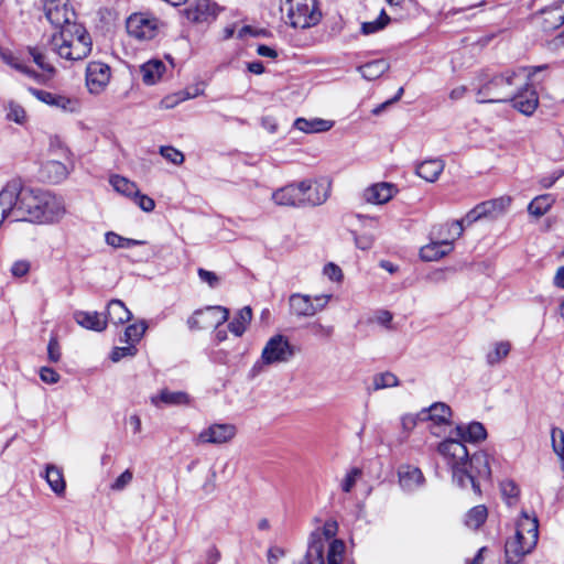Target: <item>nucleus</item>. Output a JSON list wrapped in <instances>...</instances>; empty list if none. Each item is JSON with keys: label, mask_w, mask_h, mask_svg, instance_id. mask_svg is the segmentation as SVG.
Instances as JSON below:
<instances>
[{"label": "nucleus", "mask_w": 564, "mask_h": 564, "mask_svg": "<svg viewBox=\"0 0 564 564\" xmlns=\"http://www.w3.org/2000/svg\"><path fill=\"white\" fill-rule=\"evenodd\" d=\"M0 192H8L11 196L9 210L13 221L54 224L66 213L61 197L42 189L25 187L20 178L7 182Z\"/></svg>", "instance_id": "nucleus-1"}, {"label": "nucleus", "mask_w": 564, "mask_h": 564, "mask_svg": "<svg viewBox=\"0 0 564 564\" xmlns=\"http://www.w3.org/2000/svg\"><path fill=\"white\" fill-rule=\"evenodd\" d=\"M438 452L451 468L453 480L462 488L470 485L478 494L480 489L476 478H488L491 474L488 455L478 452L470 456L464 443L454 438L442 442Z\"/></svg>", "instance_id": "nucleus-2"}, {"label": "nucleus", "mask_w": 564, "mask_h": 564, "mask_svg": "<svg viewBox=\"0 0 564 564\" xmlns=\"http://www.w3.org/2000/svg\"><path fill=\"white\" fill-rule=\"evenodd\" d=\"M545 69H547V65L545 64L539 66H520L495 75L478 87L477 102H509L514 91H518V88L522 86V82L528 84V80H532L538 72Z\"/></svg>", "instance_id": "nucleus-3"}, {"label": "nucleus", "mask_w": 564, "mask_h": 564, "mask_svg": "<svg viewBox=\"0 0 564 564\" xmlns=\"http://www.w3.org/2000/svg\"><path fill=\"white\" fill-rule=\"evenodd\" d=\"M50 47L61 58L74 62L90 54L93 41L84 25L75 23L54 33L50 40Z\"/></svg>", "instance_id": "nucleus-4"}, {"label": "nucleus", "mask_w": 564, "mask_h": 564, "mask_svg": "<svg viewBox=\"0 0 564 564\" xmlns=\"http://www.w3.org/2000/svg\"><path fill=\"white\" fill-rule=\"evenodd\" d=\"M539 540V522L535 516L522 512L516 524V533L505 544V564H521Z\"/></svg>", "instance_id": "nucleus-5"}, {"label": "nucleus", "mask_w": 564, "mask_h": 564, "mask_svg": "<svg viewBox=\"0 0 564 564\" xmlns=\"http://www.w3.org/2000/svg\"><path fill=\"white\" fill-rule=\"evenodd\" d=\"M285 4L288 22L292 28L310 29L322 19L316 0H285Z\"/></svg>", "instance_id": "nucleus-6"}, {"label": "nucleus", "mask_w": 564, "mask_h": 564, "mask_svg": "<svg viewBox=\"0 0 564 564\" xmlns=\"http://www.w3.org/2000/svg\"><path fill=\"white\" fill-rule=\"evenodd\" d=\"M295 354V348L282 335L271 337L262 349L261 358L251 368V376L261 372L264 365L286 362Z\"/></svg>", "instance_id": "nucleus-7"}, {"label": "nucleus", "mask_w": 564, "mask_h": 564, "mask_svg": "<svg viewBox=\"0 0 564 564\" xmlns=\"http://www.w3.org/2000/svg\"><path fill=\"white\" fill-rule=\"evenodd\" d=\"M163 28L164 22L150 12L132 13L126 21L128 34L141 42L155 39Z\"/></svg>", "instance_id": "nucleus-8"}, {"label": "nucleus", "mask_w": 564, "mask_h": 564, "mask_svg": "<svg viewBox=\"0 0 564 564\" xmlns=\"http://www.w3.org/2000/svg\"><path fill=\"white\" fill-rule=\"evenodd\" d=\"M338 524L335 520L324 523L322 530H315L310 536L308 547L303 561L300 564H326V542L337 533Z\"/></svg>", "instance_id": "nucleus-9"}, {"label": "nucleus", "mask_w": 564, "mask_h": 564, "mask_svg": "<svg viewBox=\"0 0 564 564\" xmlns=\"http://www.w3.org/2000/svg\"><path fill=\"white\" fill-rule=\"evenodd\" d=\"M43 9L48 22L58 30L77 23L69 0H45Z\"/></svg>", "instance_id": "nucleus-10"}, {"label": "nucleus", "mask_w": 564, "mask_h": 564, "mask_svg": "<svg viewBox=\"0 0 564 564\" xmlns=\"http://www.w3.org/2000/svg\"><path fill=\"white\" fill-rule=\"evenodd\" d=\"M229 316V311L223 306H208L204 310H197L188 319L187 325L191 329L218 328Z\"/></svg>", "instance_id": "nucleus-11"}, {"label": "nucleus", "mask_w": 564, "mask_h": 564, "mask_svg": "<svg viewBox=\"0 0 564 564\" xmlns=\"http://www.w3.org/2000/svg\"><path fill=\"white\" fill-rule=\"evenodd\" d=\"M302 199L304 207H315L323 205L329 197L332 191V181L327 177L318 180H304L300 182Z\"/></svg>", "instance_id": "nucleus-12"}, {"label": "nucleus", "mask_w": 564, "mask_h": 564, "mask_svg": "<svg viewBox=\"0 0 564 564\" xmlns=\"http://www.w3.org/2000/svg\"><path fill=\"white\" fill-rule=\"evenodd\" d=\"M237 435V427L231 423H213L203 429L195 438L196 444L224 445Z\"/></svg>", "instance_id": "nucleus-13"}, {"label": "nucleus", "mask_w": 564, "mask_h": 564, "mask_svg": "<svg viewBox=\"0 0 564 564\" xmlns=\"http://www.w3.org/2000/svg\"><path fill=\"white\" fill-rule=\"evenodd\" d=\"M452 416L451 408L443 402H435L426 409L417 413V419L421 422H430V430L433 434L440 435L437 429L449 425Z\"/></svg>", "instance_id": "nucleus-14"}, {"label": "nucleus", "mask_w": 564, "mask_h": 564, "mask_svg": "<svg viewBox=\"0 0 564 564\" xmlns=\"http://www.w3.org/2000/svg\"><path fill=\"white\" fill-rule=\"evenodd\" d=\"M509 102L522 115L532 116L539 106V97L532 87V80H528V84L522 82V86L514 91Z\"/></svg>", "instance_id": "nucleus-15"}, {"label": "nucleus", "mask_w": 564, "mask_h": 564, "mask_svg": "<svg viewBox=\"0 0 564 564\" xmlns=\"http://www.w3.org/2000/svg\"><path fill=\"white\" fill-rule=\"evenodd\" d=\"M111 77L110 67L101 62H90L86 68V86L89 93L98 95L108 86Z\"/></svg>", "instance_id": "nucleus-16"}, {"label": "nucleus", "mask_w": 564, "mask_h": 564, "mask_svg": "<svg viewBox=\"0 0 564 564\" xmlns=\"http://www.w3.org/2000/svg\"><path fill=\"white\" fill-rule=\"evenodd\" d=\"M29 91L37 100L65 112H74L78 108L77 99L66 95L55 94L43 89L30 87Z\"/></svg>", "instance_id": "nucleus-17"}, {"label": "nucleus", "mask_w": 564, "mask_h": 564, "mask_svg": "<svg viewBox=\"0 0 564 564\" xmlns=\"http://www.w3.org/2000/svg\"><path fill=\"white\" fill-rule=\"evenodd\" d=\"M150 402L158 409L169 406L187 405L191 403V397L182 390H155L150 395Z\"/></svg>", "instance_id": "nucleus-18"}, {"label": "nucleus", "mask_w": 564, "mask_h": 564, "mask_svg": "<svg viewBox=\"0 0 564 564\" xmlns=\"http://www.w3.org/2000/svg\"><path fill=\"white\" fill-rule=\"evenodd\" d=\"M302 191L300 182L291 183L274 191L272 193V200L278 206L301 208L304 207Z\"/></svg>", "instance_id": "nucleus-19"}, {"label": "nucleus", "mask_w": 564, "mask_h": 564, "mask_svg": "<svg viewBox=\"0 0 564 564\" xmlns=\"http://www.w3.org/2000/svg\"><path fill=\"white\" fill-rule=\"evenodd\" d=\"M447 238L432 241L429 245L422 247L420 250L421 259L424 261H436L451 253L454 249L455 239H453L452 231H447Z\"/></svg>", "instance_id": "nucleus-20"}, {"label": "nucleus", "mask_w": 564, "mask_h": 564, "mask_svg": "<svg viewBox=\"0 0 564 564\" xmlns=\"http://www.w3.org/2000/svg\"><path fill=\"white\" fill-rule=\"evenodd\" d=\"M220 9L216 3H210L209 0H193L186 8V17L193 22H205L209 19H215Z\"/></svg>", "instance_id": "nucleus-21"}, {"label": "nucleus", "mask_w": 564, "mask_h": 564, "mask_svg": "<svg viewBox=\"0 0 564 564\" xmlns=\"http://www.w3.org/2000/svg\"><path fill=\"white\" fill-rule=\"evenodd\" d=\"M290 313L296 317H312L315 315L311 295L293 293L289 297Z\"/></svg>", "instance_id": "nucleus-22"}, {"label": "nucleus", "mask_w": 564, "mask_h": 564, "mask_svg": "<svg viewBox=\"0 0 564 564\" xmlns=\"http://www.w3.org/2000/svg\"><path fill=\"white\" fill-rule=\"evenodd\" d=\"M395 193L397 188L393 184L378 183L365 191V198L372 204H384L389 202Z\"/></svg>", "instance_id": "nucleus-23"}, {"label": "nucleus", "mask_w": 564, "mask_h": 564, "mask_svg": "<svg viewBox=\"0 0 564 564\" xmlns=\"http://www.w3.org/2000/svg\"><path fill=\"white\" fill-rule=\"evenodd\" d=\"M400 486L406 491L420 488L424 482V476L417 467L402 466L399 469Z\"/></svg>", "instance_id": "nucleus-24"}, {"label": "nucleus", "mask_w": 564, "mask_h": 564, "mask_svg": "<svg viewBox=\"0 0 564 564\" xmlns=\"http://www.w3.org/2000/svg\"><path fill=\"white\" fill-rule=\"evenodd\" d=\"M51 490L57 496L63 497L66 491V481L62 468L53 464L45 466L43 475Z\"/></svg>", "instance_id": "nucleus-25"}, {"label": "nucleus", "mask_w": 564, "mask_h": 564, "mask_svg": "<svg viewBox=\"0 0 564 564\" xmlns=\"http://www.w3.org/2000/svg\"><path fill=\"white\" fill-rule=\"evenodd\" d=\"M74 319L84 328L102 332L107 327V319L98 312L77 311L74 313Z\"/></svg>", "instance_id": "nucleus-26"}, {"label": "nucleus", "mask_w": 564, "mask_h": 564, "mask_svg": "<svg viewBox=\"0 0 564 564\" xmlns=\"http://www.w3.org/2000/svg\"><path fill=\"white\" fill-rule=\"evenodd\" d=\"M165 70V64L160 59H150L140 67L142 80L145 85L156 84L162 78Z\"/></svg>", "instance_id": "nucleus-27"}, {"label": "nucleus", "mask_w": 564, "mask_h": 564, "mask_svg": "<svg viewBox=\"0 0 564 564\" xmlns=\"http://www.w3.org/2000/svg\"><path fill=\"white\" fill-rule=\"evenodd\" d=\"M484 217L485 216L482 215V213H480L478 206L476 205L471 210H469L466 214V216L463 219L454 220L451 224H446L445 226H442L440 230L446 229L447 231H452L453 239H457L464 232V224L469 226Z\"/></svg>", "instance_id": "nucleus-28"}, {"label": "nucleus", "mask_w": 564, "mask_h": 564, "mask_svg": "<svg viewBox=\"0 0 564 564\" xmlns=\"http://www.w3.org/2000/svg\"><path fill=\"white\" fill-rule=\"evenodd\" d=\"M444 162L440 159H431L421 162L416 166V174L427 182H435L444 170Z\"/></svg>", "instance_id": "nucleus-29"}, {"label": "nucleus", "mask_w": 564, "mask_h": 564, "mask_svg": "<svg viewBox=\"0 0 564 564\" xmlns=\"http://www.w3.org/2000/svg\"><path fill=\"white\" fill-rule=\"evenodd\" d=\"M132 317L131 312L120 300H111L107 306L106 319L115 325L124 324Z\"/></svg>", "instance_id": "nucleus-30"}, {"label": "nucleus", "mask_w": 564, "mask_h": 564, "mask_svg": "<svg viewBox=\"0 0 564 564\" xmlns=\"http://www.w3.org/2000/svg\"><path fill=\"white\" fill-rule=\"evenodd\" d=\"M390 65L387 59L380 58L368 62L358 67L361 76L367 80H375L382 76L388 69Z\"/></svg>", "instance_id": "nucleus-31"}, {"label": "nucleus", "mask_w": 564, "mask_h": 564, "mask_svg": "<svg viewBox=\"0 0 564 564\" xmlns=\"http://www.w3.org/2000/svg\"><path fill=\"white\" fill-rule=\"evenodd\" d=\"M510 203L511 199L509 197H499L482 202L477 206L485 217H495L503 213L508 208Z\"/></svg>", "instance_id": "nucleus-32"}, {"label": "nucleus", "mask_w": 564, "mask_h": 564, "mask_svg": "<svg viewBox=\"0 0 564 564\" xmlns=\"http://www.w3.org/2000/svg\"><path fill=\"white\" fill-rule=\"evenodd\" d=\"M294 127L305 133H315L328 131L333 127V123L323 119L307 120L305 118H297L294 122Z\"/></svg>", "instance_id": "nucleus-33"}, {"label": "nucleus", "mask_w": 564, "mask_h": 564, "mask_svg": "<svg viewBox=\"0 0 564 564\" xmlns=\"http://www.w3.org/2000/svg\"><path fill=\"white\" fill-rule=\"evenodd\" d=\"M555 203V197L551 194L539 195L533 198L529 206L528 212L530 215L539 218L545 215Z\"/></svg>", "instance_id": "nucleus-34"}, {"label": "nucleus", "mask_w": 564, "mask_h": 564, "mask_svg": "<svg viewBox=\"0 0 564 564\" xmlns=\"http://www.w3.org/2000/svg\"><path fill=\"white\" fill-rule=\"evenodd\" d=\"M457 435L462 441L478 442L486 438V430L481 423L473 422L467 426H457Z\"/></svg>", "instance_id": "nucleus-35"}, {"label": "nucleus", "mask_w": 564, "mask_h": 564, "mask_svg": "<svg viewBox=\"0 0 564 564\" xmlns=\"http://www.w3.org/2000/svg\"><path fill=\"white\" fill-rule=\"evenodd\" d=\"M251 307L245 306L237 313V315L228 324V328L236 336H241L246 332L247 325L251 322Z\"/></svg>", "instance_id": "nucleus-36"}, {"label": "nucleus", "mask_w": 564, "mask_h": 564, "mask_svg": "<svg viewBox=\"0 0 564 564\" xmlns=\"http://www.w3.org/2000/svg\"><path fill=\"white\" fill-rule=\"evenodd\" d=\"M109 182L113 189L123 196L132 198L135 194H138L139 188L137 184L123 176L113 175L110 177Z\"/></svg>", "instance_id": "nucleus-37"}, {"label": "nucleus", "mask_w": 564, "mask_h": 564, "mask_svg": "<svg viewBox=\"0 0 564 564\" xmlns=\"http://www.w3.org/2000/svg\"><path fill=\"white\" fill-rule=\"evenodd\" d=\"M487 516V508L484 505L476 506L466 513L465 524L469 529L476 530L485 523Z\"/></svg>", "instance_id": "nucleus-38"}, {"label": "nucleus", "mask_w": 564, "mask_h": 564, "mask_svg": "<svg viewBox=\"0 0 564 564\" xmlns=\"http://www.w3.org/2000/svg\"><path fill=\"white\" fill-rule=\"evenodd\" d=\"M147 330L145 322H140L135 324H130L126 327L123 336L120 338L121 341L126 344H135L142 338Z\"/></svg>", "instance_id": "nucleus-39"}, {"label": "nucleus", "mask_w": 564, "mask_h": 564, "mask_svg": "<svg viewBox=\"0 0 564 564\" xmlns=\"http://www.w3.org/2000/svg\"><path fill=\"white\" fill-rule=\"evenodd\" d=\"M511 349L509 341H498L494 345V348L487 354V362L491 366L499 364L505 359Z\"/></svg>", "instance_id": "nucleus-40"}, {"label": "nucleus", "mask_w": 564, "mask_h": 564, "mask_svg": "<svg viewBox=\"0 0 564 564\" xmlns=\"http://www.w3.org/2000/svg\"><path fill=\"white\" fill-rule=\"evenodd\" d=\"M345 549V543L341 540H332L327 549V564H341Z\"/></svg>", "instance_id": "nucleus-41"}, {"label": "nucleus", "mask_w": 564, "mask_h": 564, "mask_svg": "<svg viewBox=\"0 0 564 564\" xmlns=\"http://www.w3.org/2000/svg\"><path fill=\"white\" fill-rule=\"evenodd\" d=\"M44 170L47 173V177L53 183H58L66 178L68 172L66 166L58 161H50L45 164Z\"/></svg>", "instance_id": "nucleus-42"}, {"label": "nucleus", "mask_w": 564, "mask_h": 564, "mask_svg": "<svg viewBox=\"0 0 564 564\" xmlns=\"http://www.w3.org/2000/svg\"><path fill=\"white\" fill-rule=\"evenodd\" d=\"M106 242L113 248H131L144 243L142 240L124 238L112 231L106 234Z\"/></svg>", "instance_id": "nucleus-43"}, {"label": "nucleus", "mask_w": 564, "mask_h": 564, "mask_svg": "<svg viewBox=\"0 0 564 564\" xmlns=\"http://www.w3.org/2000/svg\"><path fill=\"white\" fill-rule=\"evenodd\" d=\"M389 15L384 12V10H382L380 15L375 21L362 23L361 31L366 35L376 33L382 30L389 23Z\"/></svg>", "instance_id": "nucleus-44"}, {"label": "nucleus", "mask_w": 564, "mask_h": 564, "mask_svg": "<svg viewBox=\"0 0 564 564\" xmlns=\"http://www.w3.org/2000/svg\"><path fill=\"white\" fill-rule=\"evenodd\" d=\"M29 53L41 69L50 75L55 73L54 66L47 62L46 55L39 47H29Z\"/></svg>", "instance_id": "nucleus-45"}, {"label": "nucleus", "mask_w": 564, "mask_h": 564, "mask_svg": "<svg viewBox=\"0 0 564 564\" xmlns=\"http://www.w3.org/2000/svg\"><path fill=\"white\" fill-rule=\"evenodd\" d=\"M400 384L398 377L390 372H381L373 377V388H395Z\"/></svg>", "instance_id": "nucleus-46"}, {"label": "nucleus", "mask_w": 564, "mask_h": 564, "mask_svg": "<svg viewBox=\"0 0 564 564\" xmlns=\"http://www.w3.org/2000/svg\"><path fill=\"white\" fill-rule=\"evenodd\" d=\"M7 119L9 121L23 124L26 119V112L21 105L10 101L7 106Z\"/></svg>", "instance_id": "nucleus-47"}, {"label": "nucleus", "mask_w": 564, "mask_h": 564, "mask_svg": "<svg viewBox=\"0 0 564 564\" xmlns=\"http://www.w3.org/2000/svg\"><path fill=\"white\" fill-rule=\"evenodd\" d=\"M160 154L174 165H181L184 162V154L171 145H162L160 148Z\"/></svg>", "instance_id": "nucleus-48"}, {"label": "nucleus", "mask_w": 564, "mask_h": 564, "mask_svg": "<svg viewBox=\"0 0 564 564\" xmlns=\"http://www.w3.org/2000/svg\"><path fill=\"white\" fill-rule=\"evenodd\" d=\"M361 476V470L357 467L351 468L348 470L340 481V488L344 492L348 494L352 490L355 485L357 484V480Z\"/></svg>", "instance_id": "nucleus-49"}, {"label": "nucleus", "mask_w": 564, "mask_h": 564, "mask_svg": "<svg viewBox=\"0 0 564 564\" xmlns=\"http://www.w3.org/2000/svg\"><path fill=\"white\" fill-rule=\"evenodd\" d=\"M194 97L193 95H191L189 93H186V91H180L177 94H174V95H170V96H166L164 97L161 102H160V106L161 108L163 109H172L174 108L175 106H177L180 102L184 101V100H187L189 98Z\"/></svg>", "instance_id": "nucleus-50"}, {"label": "nucleus", "mask_w": 564, "mask_h": 564, "mask_svg": "<svg viewBox=\"0 0 564 564\" xmlns=\"http://www.w3.org/2000/svg\"><path fill=\"white\" fill-rule=\"evenodd\" d=\"M138 349L133 344H127L123 347H115L110 354V359L113 362H118L126 357H133L137 354Z\"/></svg>", "instance_id": "nucleus-51"}, {"label": "nucleus", "mask_w": 564, "mask_h": 564, "mask_svg": "<svg viewBox=\"0 0 564 564\" xmlns=\"http://www.w3.org/2000/svg\"><path fill=\"white\" fill-rule=\"evenodd\" d=\"M133 479V473L130 469H126L119 475L113 482L110 485L112 491H122L127 486L131 484Z\"/></svg>", "instance_id": "nucleus-52"}, {"label": "nucleus", "mask_w": 564, "mask_h": 564, "mask_svg": "<svg viewBox=\"0 0 564 564\" xmlns=\"http://www.w3.org/2000/svg\"><path fill=\"white\" fill-rule=\"evenodd\" d=\"M199 280L206 283L209 288L215 289L220 284V278L213 271L199 268L197 270Z\"/></svg>", "instance_id": "nucleus-53"}, {"label": "nucleus", "mask_w": 564, "mask_h": 564, "mask_svg": "<svg viewBox=\"0 0 564 564\" xmlns=\"http://www.w3.org/2000/svg\"><path fill=\"white\" fill-rule=\"evenodd\" d=\"M132 198L143 212L150 213L155 207L154 200L148 195L141 194L140 191Z\"/></svg>", "instance_id": "nucleus-54"}, {"label": "nucleus", "mask_w": 564, "mask_h": 564, "mask_svg": "<svg viewBox=\"0 0 564 564\" xmlns=\"http://www.w3.org/2000/svg\"><path fill=\"white\" fill-rule=\"evenodd\" d=\"M30 268H31V264L28 260H18V261L13 262L10 271L13 276L22 278L29 273Z\"/></svg>", "instance_id": "nucleus-55"}, {"label": "nucleus", "mask_w": 564, "mask_h": 564, "mask_svg": "<svg viewBox=\"0 0 564 564\" xmlns=\"http://www.w3.org/2000/svg\"><path fill=\"white\" fill-rule=\"evenodd\" d=\"M501 492L508 499H514L519 495V488L513 481L506 480L501 482Z\"/></svg>", "instance_id": "nucleus-56"}, {"label": "nucleus", "mask_w": 564, "mask_h": 564, "mask_svg": "<svg viewBox=\"0 0 564 564\" xmlns=\"http://www.w3.org/2000/svg\"><path fill=\"white\" fill-rule=\"evenodd\" d=\"M40 377L41 380L46 384L56 383L59 378L58 373L54 369L47 367H43L40 370Z\"/></svg>", "instance_id": "nucleus-57"}, {"label": "nucleus", "mask_w": 564, "mask_h": 564, "mask_svg": "<svg viewBox=\"0 0 564 564\" xmlns=\"http://www.w3.org/2000/svg\"><path fill=\"white\" fill-rule=\"evenodd\" d=\"M48 358L53 362H57L61 359V348L57 339L52 337L47 345Z\"/></svg>", "instance_id": "nucleus-58"}, {"label": "nucleus", "mask_w": 564, "mask_h": 564, "mask_svg": "<svg viewBox=\"0 0 564 564\" xmlns=\"http://www.w3.org/2000/svg\"><path fill=\"white\" fill-rule=\"evenodd\" d=\"M324 274L332 281H339L343 278L341 269L332 262L324 267Z\"/></svg>", "instance_id": "nucleus-59"}, {"label": "nucleus", "mask_w": 564, "mask_h": 564, "mask_svg": "<svg viewBox=\"0 0 564 564\" xmlns=\"http://www.w3.org/2000/svg\"><path fill=\"white\" fill-rule=\"evenodd\" d=\"M330 299H332L330 294H318V295L313 296L312 300H313V307L315 310V314L317 312L323 311L327 306Z\"/></svg>", "instance_id": "nucleus-60"}, {"label": "nucleus", "mask_w": 564, "mask_h": 564, "mask_svg": "<svg viewBox=\"0 0 564 564\" xmlns=\"http://www.w3.org/2000/svg\"><path fill=\"white\" fill-rule=\"evenodd\" d=\"M312 330L316 336L329 337L333 334L334 328L333 326H325L319 323H314L312 324Z\"/></svg>", "instance_id": "nucleus-61"}, {"label": "nucleus", "mask_w": 564, "mask_h": 564, "mask_svg": "<svg viewBox=\"0 0 564 564\" xmlns=\"http://www.w3.org/2000/svg\"><path fill=\"white\" fill-rule=\"evenodd\" d=\"M284 556V551L281 547L273 546L268 551V563L276 564L280 558Z\"/></svg>", "instance_id": "nucleus-62"}, {"label": "nucleus", "mask_w": 564, "mask_h": 564, "mask_svg": "<svg viewBox=\"0 0 564 564\" xmlns=\"http://www.w3.org/2000/svg\"><path fill=\"white\" fill-rule=\"evenodd\" d=\"M563 175V172H555L549 176H544L540 180V184L544 188H550L554 183Z\"/></svg>", "instance_id": "nucleus-63"}, {"label": "nucleus", "mask_w": 564, "mask_h": 564, "mask_svg": "<svg viewBox=\"0 0 564 564\" xmlns=\"http://www.w3.org/2000/svg\"><path fill=\"white\" fill-rule=\"evenodd\" d=\"M127 424L129 425V427L131 429L133 434L141 433L142 426H141V419L139 417V415H137V414L130 415L127 421Z\"/></svg>", "instance_id": "nucleus-64"}]
</instances>
